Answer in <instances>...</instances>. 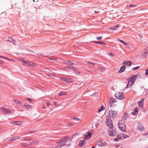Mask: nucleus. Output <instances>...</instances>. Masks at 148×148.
Listing matches in <instances>:
<instances>
[{
	"mask_svg": "<svg viewBox=\"0 0 148 148\" xmlns=\"http://www.w3.org/2000/svg\"><path fill=\"white\" fill-rule=\"evenodd\" d=\"M118 126L121 131L124 132H126V127L125 122L123 120H121L119 121L118 123Z\"/></svg>",
	"mask_w": 148,
	"mask_h": 148,
	"instance_id": "nucleus-2",
	"label": "nucleus"
},
{
	"mask_svg": "<svg viewBox=\"0 0 148 148\" xmlns=\"http://www.w3.org/2000/svg\"><path fill=\"white\" fill-rule=\"evenodd\" d=\"M9 38V39H8L7 40H6L7 41L10 42H11L12 39H11L10 38V37Z\"/></svg>",
	"mask_w": 148,
	"mask_h": 148,
	"instance_id": "nucleus-48",
	"label": "nucleus"
},
{
	"mask_svg": "<svg viewBox=\"0 0 148 148\" xmlns=\"http://www.w3.org/2000/svg\"><path fill=\"white\" fill-rule=\"evenodd\" d=\"M96 144L97 145L101 146H104L106 145V142L103 140L97 141Z\"/></svg>",
	"mask_w": 148,
	"mask_h": 148,
	"instance_id": "nucleus-7",
	"label": "nucleus"
},
{
	"mask_svg": "<svg viewBox=\"0 0 148 148\" xmlns=\"http://www.w3.org/2000/svg\"><path fill=\"white\" fill-rule=\"evenodd\" d=\"M37 141L36 140H34L31 143V144H33L34 143H36L37 142Z\"/></svg>",
	"mask_w": 148,
	"mask_h": 148,
	"instance_id": "nucleus-47",
	"label": "nucleus"
},
{
	"mask_svg": "<svg viewBox=\"0 0 148 148\" xmlns=\"http://www.w3.org/2000/svg\"><path fill=\"white\" fill-rule=\"evenodd\" d=\"M109 135L110 136H114L116 135V132L112 128H110L108 130Z\"/></svg>",
	"mask_w": 148,
	"mask_h": 148,
	"instance_id": "nucleus-5",
	"label": "nucleus"
},
{
	"mask_svg": "<svg viewBox=\"0 0 148 148\" xmlns=\"http://www.w3.org/2000/svg\"><path fill=\"white\" fill-rule=\"evenodd\" d=\"M128 116V114L126 113H125L124 114L123 116L122 117V118L123 119L126 120Z\"/></svg>",
	"mask_w": 148,
	"mask_h": 148,
	"instance_id": "nucleus-19",
	"label": "nucleus"
},
{
	"mask_svg": "<svg viewBox=\"0 0 148 148\" xmlns=\"http://www.w3.org/2000/svg\"><path fill=\"white\" fill-rule=\"evenodd\" d=\"M112 56H114V54L113 53L111 52H110L109 53Z\"/></svg>",
	"mask_w": 148,
	"mask_h": 148,
	"instance_id": "nucleus-54",
	"label": "nucleus"
},
{
	"mask_svg": "<svg viewBox=\"0 0 148 148\" xmlns=\"http://www.w3.org/2000/svg\"><path fill=\"white\" fill-rule=\"evenodd\" d=\"M94 12H95V13H98V12H97L96 11H94Z\"/></svg>",
	"mask_w": 148,
	"mask_h": 148,
	"instance_id": "nucleus-57",
	"label": "nucleus"
},
{
	"mask_svg": "<svg viewBox=\"0 0 148 148\" xmlns=\"http://www.w3.org/2000/svg\"><path fill=\"white\" fill-rule=\"evenodd\" d=\"M65 68L68 69L75 71V73L76 74H79L80 72L78 71L75 68L72 67L70 66H66L65 67Z\"/></svg>",
	"mask_w": 148,
	"mask_h": 148,
	"instance_id": "nucleus-9",
	"label": "nucleus"
},
{
	"mask_svg": "<svg viewBox=\"0 0 148 148\" xmlns=\"http://www.w3.org/2000/svg\"><path fill=\"white\" fill-rule=\"evenodd\" d=\"M65 63L66 64L69 65H71V66L74 65V64L73 63L71 62L70 61H66Z\"/></svg>",
	"mask_w": 148,
	"mask_h": 148,
	"instance_id": "nucleus-22",
	"label": "nucleus"
},
{
	"mask_svg": "<svg viewBox=\"0 0 148 148\" xmlns=\"http://www.w3.org/2000/svg\"><path fill=\"white\" fill-rule=\"evenodd\" d=\"M144 91H145H145H146V90H145V89H144Z\"/></svg>",
	"mask_w": 148,
	"mask_h": 148,
	"instance_id": "nucleus-61",
	"label": "nucleus"
},
{
	"mask_svg": "<svg viewBox=\"0 0 148 148\" xmlns=\"http://www.w3.org/2000/svg\"><path fill=\"white\" fill-rule=\"evenodd\" d=\"M5 112V114H11V112L9 109H6Z\"/></svg>",
	"mask_w": 148,
	"mask_h": 148,
	"instance_id": "nucleus-25",
	"label": "nucleus"
},
{
	"mask_svg": "<svg viewBox=\"0 0 148 148\" xmlns=\"http://www.w3.org/2000/svg\"><path fill=\"white\" fill-rule=\"evenodd\" d=\"M45 108H45V107H43V109H45Z\"/></svg>",
	"mask_w": 148,
	"mask_h": 148,
	"instance_id": "nucleus-60",
	"label": "nucleus"
},
{
	"mask_svg": "<svg viewBox=\"0 0 148 148\" xmlns=\"http://www.w3.org/2000/svg\"><path fill=\"white\" fill-rule=\"evenodd\" d=\"M116 101V100L114 98H111L109 99V103L110 107L112 106V105L115 103Z\"/></svg>",
	"mask_w": 148,
	"mask_h": 148,
	"instance_id": "nucleus-12",
	"label": "nucleus"
},
{
	"mask_svg": "<svg viewBox=\"0 0 148 148\" xmlns=\"http://www.w3.org/2000/svg\"><path fill=\"white\" fill-rule=\"evenodd\" d=\"M98 69L102 71H103L105 69L101 66H98Z\"/></svg>",
	"mask_w": 148,
	"mask_h": 148,
	"instance_id": "nucleus-34",
	"label": "nucleus"
},
{
	"mask_svg": "<svg viewBox=\"0 0 148 148\" xmlns=\"http://www.w3.org/2000/svg\"><path fill=\"white\" fill-rule=\"evenodd\" d=\"M137 77V75H134L132 76L130 79V81L131 82V85H130L129 84V83H130V82H129L128 83L127 85V86L126 87V88H130L131 86V85H133L134 82Z\"/></svg>",
	"mask_w": 148,
	"mask_h": 148,
	"instance_id": "nucleus-3",
	"label": "nucleus"
},
{
	"mask_svg": "<svg viewBox=\"0 0 148 148\" xmlns=\"http://www.w3.org/2000/svg\"><path fill=\"white\" fill-rule=\"evenodd\" d=\"M13 100L14 101V103L18 105V104H21L20 101L18 100L14 99Z\"/></svg>",
	"mask_w": 148,
	"mask_h": 148,
	"instance_id": "nucleus-28",
	"label": "nucleus"
},
{
	"mask_svg": "<svg viewBox=\"0 0 148 148\" xmlns=\"http://www.w3.org/2000/svg\"><path fill=\"white\" fill-rule=\"evenodd\" d=\"M91 148H95V147L94 146L92 147Z\"/></svg>",
	"mask_w": 148,
	"mask_h": 148,
	"instance_id": "nucleus-59",
	"label": "nucleus"
},
{
	"mask_svg": "<svg viewBox=\"0 0 148 148\" xmlns=\"http://www.w3.org/2000/svg\"><path fill=\"white\" fill-rule=\"evenodd\" d=\"M125 70V66H122L118 71L119 73H121L123 72Z\"/></svg>",
	"mask_w": 148,
	"mask_h": 148,
	"instance_id": "nucleus-15",
	"label": "nucleus"
},
{
	"mask_svg": "<svg viewBox=\"0 0 148 148\" xmlns=\"http://www.w3.org/2000/svg\"><path fill=\"white\" fill-rule=\"evenodd\" d=\"M62 81L66 82H69L71 80V79H69L66 78H62Z\"/></svg>",
	"mask_w": 148,
	"mask_h": 148,
	"instance_id": "nucleus-20",
	"label": "nucleus"
},
{
	"mask_svg": "<svg viewBox=\"0 0 148 148\" xmlns=\"http://www.w3.org/2000/svg\"><path fill=\"white\" fill-rule=\"evenodd\" d=\"M120 148H123V147H121Z\"/></svg>",
	"mask_w": 148,
	"mask_h": 148,
	"instance_id": "nucleus-62",
	"label": "nucleus"
},
{
	"mask_svg": "<svg viewBox=\"0 0 148 148\" xmlns=\"http://www.w3.org/2000/svg\"><path fill=\"white\" fill-rule=\"evenodd\" d=\"M148 138V137H147L146 138H145V139H144L143 138V139H142V140H145L146 138Z\"/></svg>",
	"mask_w": 148,
	"mask_h": 148,
	"instance_id": "nucleus-58",
	"label": "nucleus"
},
{
	"mask_svg": "<svg viewBox=\"0 0 148 148\" xmlns=\"http://www.w3.org/2000/svg\"><path fill=\"white\" fill-rule=\"evenodd\" d=\"M123 64H125V66H126L127 67H130L131 66L132 64V63L130 61H124L123 63Z\"/></svg>",
	"mask_w": 148,
	"mask_h": 148,
	"instance_id": "nucleus-13",
	"label": "nucleus"
},
{
	"mask_svg": "<svg viewBox=\"0 0 148 148\" xmlns=\"http://www.w3.org/2000/svg\"><path fill=\"white\" fill-rule=\"evenodd\" d=\"M119 41L121 42V43H123L124 45H127V44L124 41H123V40H120V39H119Z\"/></svg>",
	"mask_w": 148,
	"mask_h": 148,
	"instance_id": "nucleus-30",
	"label": "nucleus"
},
{
	"mask_svg": "<svg viewBox=\"0 0 148 148\" xmlns=\"http://www.w3.org/2000/svg\"><path fill=\"white\" fill-rule=\"evenodd\" d=\"M1 110H2V111L3 112H5V111L6 110V109L5 108H2V107H1Z\"/></svg>",
	"mask_w": 148,
	"mask_h": 148,
	"instance_id": "nucleus-44",
	"label": "nucleus"
},
{
	"mask_svg": "<svg viewBox=\"0 0 148 148\" xmlns=\"http://www.w3.org/2000/svg\"><path fill=\"white\" fill-rule=\"evenodd\" d=\"M119 25H117L116 26L113 27L112 28V30H116L117 28L119 27Z\"/></svg>",
	"mask_w": 148,
	"mask_h": 148,
	"instance_id": "nucleus-31",
	"label": "nucleus"
},
{
	"mask_svg": "<svg viewBox=\"0 0 148 148\" xmlns=\"http://www.w3.org/2000/svg\"><path fill=\"white\" fill-rule=\"evenodd\" d=\"M129 6L130 7H136V5L133 4H131Z\"/></svg>",
	"mask_w": 148,
	"mask_h": 148,
	"instance_id": "nucleus-43",
	"label": "nucleus"
},
{
	"mask_svg": "<svg viewBox=\"0 0 148 148\" xmlns=\"http://www.w3.org/2000/svg\"><path fill=\"white\" fill-rule=\"evenodd\" d=\"M121 135H117L116 136L117 138L119 140L121 139Z\"/></svg>",
	"mask_w": 148,
	"mask_h": 148,
	"instance_id": "nucleus-41",
	"label": "nucleus"
},
{
	"mask_svg": "<svg viewBox=\"0 0 148 148\" xmlns=\"http://www.w3.org/2000/svg\"><path fill=\"white\" fill-rule=\"evenodd\" d=\"M121 135L124 138H127L129 137V136L124 134L123 133L121 134Z\"/></svg>",
	"mask_w": 148,
	"mask_h": 148,
	"instance_id": "nucleus-27",
	"label": "nucleus"
},
{
	"mask_svg": "<svg viewBox=\"0 0 148 148\" xmlns=\"http://www.w3.org/2000/svg\"><path fill=\"white\" fill-rule=\"evenodd\" d=\"M25 106L27 108H29L31 107L27 103L25 104Z\"/></svg>",
	"mask_w": 148,
	"mask_h": 148,
	"instance_id": "nucleus-33",
	"label": "nucleus"
},
{
	"mask_svg": "<svg viewBox=\"0 0 148 148\" xmlns=\"http://www.w3.org/2000/svg\"><path fill=\"white\" fill-rule=\"evenodd\" d=\"M87 134H85L84 135V136L86 138H88V137H89V138H90L92 136V134L90 132H88Z\"/></svg>",
	"mask_w": 148,
	"mask_h": 148,
	"instance_id": "nucleus-17",
	"label": "nucleus"
},
{
	"mask_svg": "<svg viewBox=\"0 0 148 148\" xmlns=\"http://www.w3.org/2000/svg\"><path fill=\"white\" fill-rule=\"evenodd\" d=\"M138 108H136L134 110V112H132V114L133 115H135L137 114L138 113Z\"/></svg>",
	"mask_w": 148,
	"mask_h": 148,
	"instance_id": "nucleus-16",
	"label": "nucleus"
},
{
	"mask_svg": "<svg viewBox=\"0 0 148 148\" xmlns=\"http://www.w3.org/2000/svg\"><path fill=\"white\" fill-rule=\"evenodd\" d=\"M0 58H4V59H7L8 60H10V61H12V60H11L10 59H8V58L6 57H4V56H0Z\"/></svg>",
	"mask_w": 148,
	"mask_h": 148,
	"instance_id": "nucleus-36",
	"label": "nucleus"
},
{
	"mask_svg": "<svg viewBox=\"0 0 148 148\" xmlns=\"http://www.w3.org/2000/svg\"><path fill=\"white\" fill-rule=\"evenodd\" d=\"M145 74L146 75H148V68L145 70Z\"/></svg>",
	"mask_w": 148,
	"mask_h": 148,
	"instance_id": "nucleus-51",
	"label": "nucleus"
},
{
	"mask_svg": "<svg viewBox=\"0 0 148 148\" xmlns=\"http://www.w3.org/2000/svg\"><path fill=\"white\" fill-rule=\"evenodd\" d=\"M114 140L115 141L117 142L119 141V140L117 138H116L114 139Z\"/></svg>",
	"mask_w": 148,
	"mask_h": 148,
	"instance_id": "nucleus-52",
	"label": "nucleus"
},
{
	"mask_svg": "<svg viewBox=\"0 0 148 148\" xmlns=\"http://www.w3.org/2000/svg\"><path fill=\"white\" fill-rule=\"evenodd\" d=\"M87 63L88 64H90L92 65H94L95 64V63L91 62H87Z\"/></svg>",
	"mask_w": 148,
	"mask_h": 148,
	"instance_id": "nucleus-38",
	"label": "nucleus"
},
{
	"mask_svg": "<svg viewBox=\"0 0 148 148\" xmlns=\"http://www.w3.org/2000/svg\"><path fill=\"white\" fill-rule=\"evenodd\" d=\"M36 132V131L34 130H32V131L29 132H27V134H30L31 133H35Z\"/></svg>",
	"mask_w": 148,
	"mask_h": 148,
	"instance_id": "nucleus-39",
	"label": "nucleus"
},
{
	"mask_svg": "<svg viewBox=\"0 0 148 148\" xmlns=\"http://www.w3.org/2000/svg\"><path fill=\"white\" fill-rule=\"evenodd\" d=\"M11 42L13 43L15 45V41L14 40H13V39H12Z\"/></svg>",
	"mask_w": 148,
	"mask_h": 148,
	"instance_id": "nucleus-49",
	"label": "nucleus"
},
{
	"mask_svg": "<svg viewBox=\"0 0 148 148\" xmlns=\"http://www.w3.org/2000/svg\"><path fill=\"white\" fill-rule=\"evenodd\" d=\"M71 143V140L69 139L68 136H66L64 138L61 139L60 140L58 141L57 145L55 148H63L65 147L66 146H69L70 145Z\"/></svg>",
	"mask_w": 148,
	"mask_h": 148,
	"instance_id": "nucleus-1",
	"label": "nucleus"
},
{
	"mask_svg": "<svg viewBox=\"0 0 148 148\" xmlns=\"http://www.w3.org/2000/svg\"><path fill=\"white\" fill-rule=\"evenodd\" d=\"M66 94V92L65 91H62L60 92L59 93V96H61L65 95Z\"/></svg>",
	"mask_w": 148,
	"mask_h": 148,
	"instance_id": "nucleus-26",
	"label": "nucleus"
},
{
	"mask_svg": "<svg viewBox=\"0 0 148 148\" xmlns=\"http://www.w3.org/2000/svg\"><path fill=\"white\" fill-rule=\"evenodd\" d=\"M94 42L96 44H104V43L103 42H96V41H94Z\"/></svg>",
	"mask_w": 148,
	"mask_h": 148,
	"instance_id": "nucleus-32",
	"label": "nucleus"
},
{
	"mask_svg": "<svg viewBox=\"0 0 148 148\" xmlns=\"http://www.w3.org/2000/svg\"><path fill=\"white\" fill-rule=\"evenodd\" d=\"M31 140V138H24V140L25 141H29Z\"/></svg>",
	"mask_w": 148,
	"mask_h": 148,
	"instance_id": "nucleus-42",
	"label": "nucleus"
},
{
	"mask_svg": "<svg viewBox=\"0 0 148 148\" xmlns=\"http://www.w3.org/2000/svg\"><path fill=\"white\" fill-rule=\"evenodd\" d=\"M0 58H4V59H7L8 60H10V61H12V60H11L10 59H8V58L6 57H4V56H0Z\"/></svg>",
	"mask_w": 148,
	"mask_h": 148,
	"instance_id": "nucleus-35",
	"label": "nucleus"
},
{
	"mask_svg": "<svg viewBox=\"0 0 148 148\" xmlns=\"http://www.w3.org/2000/svg\"><path fill=\"white\" fill-rule=\"evenodd\" d=\"M73 119L75 120H76L77 121H79V119L77 117H75L73 118Z\"/></svg>",
	"mask_w": 148,
	"mask_h": 148,
	"instance_id": "nucleus-50",
	"label": "nucleus"
},
{
	"mask_svg": "<svg viewBox=\"0 0 148 148\" xmlns=\"http://www.w3.org/2000/svg\"><path fill=\"white\" fill-rule=\"evenodd\" d=\"M14 124L16 125H20L22 123V122L21 121H14L13 122Z\"/></svg>",
	"mask_w": 148,
	"mask_h": 148,
	"instance_id": "nucleus-24",
	"label": "nucleus"
},
{
	"mask_svg": "<svg viewBox=\"0 0 148 148\" xmlns=\"http://www.w3.org/2000/svg\"><path fill=\"white\" fill-rule=\"evenodd\" d=\"M50 105V104L49 103H47V106H49Z\"/></svg>",
	"mask_w": 148,
	"mask_h": 148,
	"instance_id": "nucleus-55",
	"label": "nucleus"
},
{
	"mask_svg": "<svg viewBox=\"0 0 148 148\" xmlns=\"http://www.w3.org/2000/svg\"><path fill=\"white\" fill-rule=\"evenodd\" d=\"M148 135V131H147L146 133H145V134H142L141 135V138H143V137L144 136H147Z\"/></svg>",
	"mask_w": 148,
	"mask_h": 148,
	"instance_id": "nucleus-37",
	"label": "nucleus"
},
{
	"mask_svg": "<svg viewBox=\"0 0 148 148\" xmlns=\"http://www.w3.org/2000/svg\"><path fill=\"white\" fill-rule=\"evenodd\" d=\"M23 64L26 66H34L35 64L32 62H29L27 61L24 60Z\"/></svg>",
	"mask_w": 148,
	"mask_h": 148,
	"instance_id": "nucleus-10",
	"label": "nucleus"
},
{
	"mask_svg": "<svg viewBox=\"0 0 148 148\" xmlns=\"http://www.w3.org/2000/svg\"><path fill=\"white\" fill-rule=\"evenodd\" d=\"M117 113V112L114 110H111L109 112V114L110 117H114L116 116Z\"/></svg>",
	"mask_w": 148,
	"mask_h": 148,
	"instance_id": "nucleus-8",
	"label": "nucleus"
},
{
	"mask_svg": "<svg viewBox=\"0 0 148 148\" xmlns=\"http://www.w3.org/2000/svg\"><path fill=\"white\" fill-rule=\"evenodd\" d=\"M26 100L28 101H32V100L31 99L29 98H27L26 99Z\"/></svg>",
	"mask_w": 148,
	"mask_h": 148,
	"instance_id": "nucleus-53",
	"label": "nucleus"
},
{
	"mask_svg": "<svg viewBox=\"0 0 148 148\" xmlns=\"http://www.w3.org/2000/svg\"><path fill=\"white\" fill-rule=\"evenodd\" d=\"M105 110V107L103 106H102L101 107V108H99L98 110V112H101L102 110Z\"/></svg>",
	"mask_w": 148,
	"mask_h": 148,
	"instance_id": "nucleus-23",
	"label": "nucleus"
},
{
	"mask_svg": "<svg viewBox=\"0 0 148 148\" xmlns=\"http://www.w3.org/2000/svg\"><path fill=\"white\" fill-rule=\"evenodd\" d=\"M85 141L84 140H80L79 141V145L80 147H82L85 143Z\"/></svg>",
	"mask_w": 148,
	"mask_h": 148,
	"instance_id": "nucleus-18",
	"label": "nucleus"
},
{
	"mask_svg": "<svg viewBox=\"0 0 148 148\" xmlns=\"http://www.w3.org/2000/svg\"><path fill=\"white\" fill-rule=\"evenodd\" d=\"M145 129V127L142 125L139 124L137 126V130L140 131H143Z\"/></svg>",
	"mask_w": 148,
	"mask_h": 148,
	"instance_id": "nucleus-14",
	"label": "nucleus"
},
{
	"mask_svg": "<svg viewBox=\"0 0 148 148\" xmlns=\"http://www.w3.org/2000/svg\"><path fill=\"white\" fill-rule=\"evenodd\" d=\"M102 38V37H101V36H99V37H97L96 38V39L97 40H100Z\"/></svg>",
	"mask_w": 148,
	"mask_h": 148,
	"instance_id": "nucleus-45",
	"label": "nucleus"
},
{
	"mask_svg": "<svg viewBox=\"0 0 148 148\" xmlns=\"http://www.w3.org/2000/svg\"><path fill=\"white\" fill-rule=\"evenodd\" d=\"M123 94L122 92H116L115 94V96L116 99H122L124 98Z\"/></svg>",
	"mask_w": 148,
	"mask_h": 148,
	"instance_id": "nucleus-6",
	"label": "nucleus"
},
{
	"mask_svg": "<svg viewBox=\"0 0 148 148\" xmlns=\"http://www.w3.org/2000/svg\"><path fill=\"white\" fill-rule=\"evenodd\" d=\"M19 137L18 136H16L14 137H12L11 139V141H13L16 140L18 139L19 138Z\"/></svg>",
	"mask_w": 148,
	"mask_h": 148,
	"instance_id": "nucleus-21",
	"label": "nucleus"
},
{
	"mask_svg": "<svg viewBox=\"0 0 148 148\" xmlns=\"http://www.w3.org/2000/svg\"><path fill=\"white\" fill-rule=\"evenodd\" d=\"M19 60L20 61L22 62V64H23L24 62V60L23 59H19Z\"/></svg>",
	"mask_w": 148,
	"mask_h": 148,
	"instance_id": "nucleus-46",
	"label": "nucleus"
},
{
	"mask_svg": "<svg viewBox=\"0 0 148 148\" xmlns=\"http://www.w3.org/2000/svg\"><path fill=\"white\" fill-rule=\"evenodd\" d=\"M144 100V98H142L141 99L140 101H138V106L141 109H143V105Z\"/></svg>",
	"mask_w": 148,
	"mask_h": 148,
	"instance_id": "nucleus-11",
	"label": "nucleus"
},
{
	"mask_svg": "<svg viewBox=\"0 0 148 148\" xmlns=\"http://www.w3.org/2000/svg\"><path fill=\"white\" fill-rule=\"evenodd\" d=\"M106 125L109 128H113V125L112 122L110 118L109 117H107L106 119Z\"/></svg>",
	"mask_w": 148,
	"mask_h": 148,
	"instance_id": "nucleus-4",
	"label": "nucleus"
},
{
	"mask_svg": "<svg viewBox=\"0 0 148 148\" xmlns=\"http://www.w3.org/2000/svg\"><path fill=\"white\" fill-rule=\"evenodd\" d=\"M12 141H11V139H10L8 141V143H10V142H12Z\"/></svg>",
	"mask_w": 148,
	"mask_h": 148,
	"instance_id": "nucleus-56",
	"label": "nucleus"
},
{
	"mask_svg": "<svg viewBox=\"0 0 148 148\" xmlns=\"http://www.w3.org/2000/svg\"><path fill=\"white\" fill-rule=\"evenodd\" d=\"M140 68L139 66H137L135 67H134L133 68V70H136Z\"/></svg>",
	"mask_w": 148,
	"mask_h": 148,
	"instance_id": "nucleus-40",
	"label": "nucleus"
},
{
	"mask_svg": "<svg viewBox=\"0 0 148 148\" xmlns=\"http://www.w3.org/2000/svg\"><path fill=\"white\" fill-rule=\"evenodd\" d=\"M144 53L145 55L148 54V47L146 48L144 51Z\"/></svg>",
	"mask_w": 148,
	"mask_h": 148,
	"instance_id": "nucleus-29",
	"label": "nucleus"
}]
</instances>
